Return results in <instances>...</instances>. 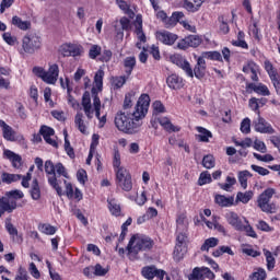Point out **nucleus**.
Instances as JSON below:
<instances>
[{
    "label": "nucleus",
    "mask_w": 280,
    "mask_h": 280,
    "mask_svg": "<svg viewBox=\"0 0 280 280\" xmlns=\"http://www.w3.org/2000/svg\"><path fill=\"white\" fill-rule=\"evenodd\" d=\"M124 112H118L115 117V126L120 132H125L126 135H137L141 126H143V119L145 115H148V108H150V95L142 94L133 110L132 108V95L127 94L125 96Z\"/></svg>",
    "instance_id": "1"
},
{
    "label": "nucleus",
    "mask_w": 280,
    "mask_h": 280,
    "mask_svg": "<svg viewBox=\"0 0 280 280\" xmlns=\"http://www.w3.org/2000/svg\"><path fill=\"white\" fill-rule=\"evenodd\" d=\"M154 248V241L150 236L135 234L131 236L127 250L130 259H137L140 250H152Z\"/></svg>",
    "instance_id": "2"
},
{
    "label": "nucleus",
    "mask_w": 280,
    "mask_h": 280,
    "mask_svg": "<svg viewBox=\"0 0 280 280\" xmlns=\"http://www.w3.org/2000/svg\"><path fill=\"white\" fill-rule=\"evenodd\" d=\"M276 194L275 188H267L258 196L257 203L264 213H277V205L275 202L270 203V199Z\"/></svg>",
    "instance_id": "3"
},
{
    "label": "nucleus",
    "mask_w": 280,
    "mask_h": 280,
    "mask_svg": "<svg viewBox=\"0 0 280 280\" xmlns=\"http://www.w3.org/2000/svg\"><path fill=\"white\" fill-rule=\"evenodd\" d=\"M55 135L56 131L54 130V128L44 125L40 127L39 133L33 135V143H40L44 137V140L46 141V143H48V145H52V148H58V142L51 139V137H54Z\"/></svg>",
    "instance_id": "4"
},
{
    "label": "nucleus",
    "mask_w": 280,
    "mask_h": 280,
    "mask_svg": "<svg viewBox=\"0 0 280 280\" xmlns=\"http://www.w3.org/2000/svg\"><path fill=\"white\" fill-rule=\"evenodd\" d=\"M116 183L122 191H132V175L126 167L116 170Z\"/></svg>",
    "instance_id": "5"
},
{
    "label": "nucleus",
    "mask_w": 280,
    "mask_h": 280,
    "mask_svg": "<svg viewBox=\"0 0 280 280\" xmlns=\"http://www.w3.org/2000/svg\"><path fill=\"white\" fill-rule=\"evenodd\" d=\"M40 37L36 34H26L22 39V49L24 54H36L40 48Z\"/></svg>",
    "instance_id": "6"
},
{
    "label": "nucleus",
    "mask_w": 280,
    "mask_h": 280,
    "mask_svg": "<svg viewBox=\"0 0 280 280\" xmlns=\"http://www.w3.org/2000/svg\"><path fill=\"white\" fill-rule=\"evenodd\" d=\"M44 167H45L46 174L48 175L49 185L54 187L58 196H62V188L58 183V175L56 174V165H54V162H51V160H47L45 162Z\"/></svg>",
    "instance_id": "7"
},
{
    "label": "nucleus",
    "mask_w": 280,
    "mask_h": 280,
    "mask_svg": "<svg viewBox=\"0 0 280 280\" xmlns=\"http://www.w3.org/2000/svg\"><path fill=\"white\" fill-rule=\"evenodd\" d=\"M170 60L173 65H176L183 69L188 78H194V70L191 69V65H189L188 61L183 58V56L173 55L170 57Z\"/></svg>",
    "instance_id": "8"
},
{
    "label": "nucleus",
    "mask_w": 280,
    "mask_h": 280,
    "mask_svg": "<svg viewBox=\"0 0 280 280\" xmlns=\"http://www.w3.org/2000/svg\"><path fill=\"white\" fill-rule=\"evenodd\" d=\"M257 115L258 118L253 121L256 132H261L262 135H275V129L266 122V119L261 117L260 112H257Z\"/></svg>",
    "instance_id": "9"
},
{
    "label": "nucleus",
    "mask_w": 280,
    "mask_h": 280,
    "mask_svg": "<svg viewBox=\"0 0 280 280\" xmlns=\"http://www.w3.org/2000/svg\"><path fill=\"white\" fill-rule=\"evenodd\" d=\"M92 96H93V107L95 110L96 118L101 121V124H106V115L101 117V110H102V101L100 100V96L97 94V89L92 88L91 90Z\"/></svg>",
    "instance_id": "10"
},
{
    "label": "nucleus",
    "mask_w": 280,
    "mask_h": 280,
    "mask_svg": "<svg viewBox=\"0 0 280 280\" xmlns=\"http://www.w3.org/2000/svg\"><path fill=\"white\" fill-rule=\"evenodd\" d=\"M202 43V38L198 35H189L188 37H185L182 39L177 47L178 49H187V47H199V45Z\"/></svg>",
    "instance_id": "11"
},
{
    "label": "nucleus",
    "mask_w": 280,
    "mask_h": 280,
    "mask_svg": "<svg viewBox=\"0 0 280 280\" xmlns=\"http://www.w3.org/2000/svg\"><path fill=\"white\" fill-rule=\"evenodd\" d=\"M155 36L163 45H174L178 40V35L167 31H159L155 33Z\"/></svg>",
    "instance_id": "12"
},
{
    "label": "nucleus",
    "mask_w": 280,
    "mask_h": 280,
    "mask_svg": "<svg viewBox=\"0 0 280 280\" xmlns=\"http://www.w3.org/2000/svg\"><path fill=\"white\" fill-rule=\"evenodd\" d=\"M81 105L88 119H93V105L91 104V93L89 91L83 93Z\"/></svg>",
    "instance_id": "13"
},
{
    "label": "nucleus",
    "mask_w": 280,
    "mask_h": 280,
    "mask_svg": "<svg viewBox=\"0 0 280 280\" xmlns=\"http://www.w3.org/2000/svg\"><path fill=\"white\" fill-rule=\"evenodd\" d=\"M59 73L60 69L58 68V65L54 63L52 66H50L48 71H46V84H56V82H58Z\"/></svg>",
    "instance_id": "14"
},
{
    "label": "nucleus",
    "mask_w": 280,
    "mask_h": 280,
    "mask_svg": "<svg viewBox=\"0 0 280 280\" xmlns=\"http://www.w3.org/2000/svg\"><path fill=\"white\" fill-rule=\"evenodd\" d=\"M207 72V61H205L203 57H199L197 60V65L194 68L192 75H195L198 80H202L205 78V73Z\"/></svg>",
    "instance_id": "15"
},
{
    "label": "nucleus",
    "mask_w": 280,
    "mask_h": 280,
    "mask_svg": "<svg viewBox=\"0 0 280 280\" xmlns=\"http://www.w3.org/2000/svg\"><path fill=\"white\" fill-rule=\"evenodd\" d=\"M135 27L138 40H140V43H147L148 37H145V33H143V19L141 18V15H137L135 21Z\"/></svg>",
    "instance_id": "16"
},
{
    "label": "nucleus",
    "mask_w": 280,
    "mask_h": 280,
    "mask_svg": "<svg viewBox=\"0 0 280 280\" xmlns=\"http://www.w3.org/2000/svg\"><path fill=\"white\" fill-rule=\"evenodd\" d=\"M0 209L5 213H12L16 209V200L8 199L7 197L0 198Z\"/></svg>",
    "instance_id": "17"
},
{
    "label": "nucleus",
    "mask_w": 280,
    "mask_h": 280,
    "mask_svg": "<svg viewBox=\"0 0 280 280\" xmlns=\"http://www.w3.org/2000/svg\"><path fill=\"white\" fill-rule=\"evenodd\" d=\"M166 83L170 89H173V91H178V89H183V86H184L183 78H180L176 74H171L166 79Z\"/></svg>",
    "instance_id": "18"
},
{
    "label": "nucleus",
    "mask_w": 280,
    "mask_h": 280,
    "mask_svg": "<svg viewBox=\"0 0 280 280\" xmlns=\"http://www.w3.org/2000/svg\"><path fill=\"white\" fill-rule=\"evenodd\" d=\"M229 224L231 226H233L236 231H242V220L240 219V215H237V213L235 212H229L226 215H225Z\"/></svg>",
    "instance_id": "19"
},
{
    "label": "nucleus",
    "mask_w": 280,
    "mask_h": 280,
    "mask_svg": "<svg viewBox=\"0 0 280 280\" xmlns=\"http://www.w3.org/2000/svg\"><path fill=\"white\" fill-rule=\"evenodd\" d=\"M203 3L205 0H185L184 9L187 10V12H198Z\"/></svg>",
    "instance_id": "20"
},
{
    "label": "nucleus",
    "mask_w": 280,
    "mask_h": 280,
    "mask_svg": "<svg viewBox=\"0 0 280 280\" xmlns=\"http://www.w3.org/2000/svg\"><path fill=\"white\" fill-rule=\"evenodd\" d=\"M4 156H7L9 159V161H11L13 167H15L16 170H19V167H21V165H23V158H21V155L14 153L11 150H5Z\"/></svg>",
    "instance_id": "21"
},
{
    "label": "nucleus",
    "mask_w": 280,
    "mask_h": 280,
    "mask_svg": "<svg viewBox=\"0 0 280 280\" xmlns=\"http://www.w3.org/2000/svg\"><path fill=\"white\" fill-rule=\"evenodd\" d=\"M214 202L219 205V207H233L235 202V197H225L223 195H215Z\"/></svg>",
    "instance_id": "22"
},
{
    "label": "nucleus",
    "mask_w": 280,
    "mask_h": 280,
    "mask_svg": "<svg viewBox=\"0 0 280 280\" xmlns=\"http://www.w3.org/2000/svg\"><path fill=\"white\" fill-rule=\"evenodd\" d=\"M158 121L161 126H163L164 130H166V132H179L180 128L174 126L172 124V121L170 120V118L167 117H161L158 118Z\"/></svg>",
    "instance_id": "23"
},
{
    "label": "nucleus",
    "mask_w": 280,
    "mask_h": 280,
    "mask_svg": "<svg viewBox=\"0 0 280 280\" xmlns=\"http://www.w3.org/2000/svg\"><path fill=\"white\" fill-rule=\"evenodd\" d=\"M119 23L121 25L120 28L115 25L116 36H118V38H124V31L128 32V30H130V20L128 18H121Z\"/></svg>",
    "instance_id": "24"
},
{
    "label": "nucleus",
    "mask_w": 280,
    "mask_h": 280,
    "mask_svg": "<svg viewBox=\"0 0 280 280\" xmlns=\"http://www.w3.org/2000/svg\"><path fill=\"white\" fill-rule=\"evenodd\" d=\"M12 25L18 27L19 30H22L23 32H27V30H30V27H32V22L23 21L21 18L14 15L12 18Z\"/></svg>",
    "instance_id": "25"
},
{
    "label": "nucleus",
    "mask_w": 280,
    "mask_h": 280,
    "mask_svg": "<svg viewBox=\"0 0 280 280\" xmlns=\"http://www.w3.org/2000/svg\"><path fill=\"white\" fill-rule=\"evenodd\" d=\"M94 84L93 89H96V92H102V89H104V70L98 69L94 75Z\"/></svg>",
    "instance_id": "26"
},
{
    "label": "nucleus",
    "mask_w": 280,
    "mask_h": 280,
    "mask_svg": "<svg viewBox=\"0 0 280 280\" xmlns=\"http://www.w3.org/2000/svg\"><path fill=\"white\" fill-rule=\"evenodd\" d=\"M0 127L2 128L3 138L7 139V141H14V130H12V127L3 120H0Z\"/></svg>",
    "instance_id": "27"
},
{
    "label": "nucleus",
    "mask_w": 280,
    "mask_h": 280,
    "mask_svg": "<svg viewBox=\"0 0 280 280\" xmlns=\"http://www.w3.org/2000/svg\"><path fill=\"white\" fill-rule=\"evenodd\" d=\"M137 65V59L135 57H126L124 60L125 73L128 77L132 75V70Z\"/></svg>",
    "instance_id": "28"
},
{
    "label": "nucleus",
    "mask_w": 280,
    "mask_h": 280,
    "mask_svg": "<svg viewBox=\"0 0 280 280\" xmlns=\"http://www.w3.org/2000/svg\"><path fill=\"white\" fill-rule=\"evenodd\" d=\"M253 196H255V192H253V190H248L245 192L240 191L236 195V201L243 202V205H248V202L253 200Z\"/></svg>",
    "instance_id": "29"
},
{
    "label": "nucleus",
    "mask_w": 280,
    "mask_h": 280,
    "mask_svg": "<svg viewBox=\"0 0 280 280\" xmlns=\"http://www.w3.org/2000/svg\"><path fill=\"white\" fill-rule=\"evenodd\" d=\"M248 89H252L255 93H258V95H270V90H268V86L264 84H255V83H249Z\"/></svg>",
    "instance_id": "30"
},
{
    "label": "nucleus",
    "mask_w": 280,
    "mask_h": 280,
    "mask_svg": "<svg viewBox=\"0 0 280 280\" xmlns=\"http://www.w3.org/2000/svg\"><path fill=\"white\" fill-rule=\"evenodd\" d=\"M2 183H7V185H11V183H18V180L23 179L21 174H10V173H2Z\"/></svg>",
    "instance_id": "31"
},
{
    "label": "nucleus",
    "mask_w": 280,
    "mask_h": 280,
    "mask_svg": "<svg viewBox=\"0 0 280 280\" xmlns=\"http://www.w3.org/2000/svg\"><path fill=\"white\" fill-rule=\"evenodd\" d=\"M197 131L200 133L197 137L202 143H209V139L213 137V133H211V131L207 130L203 127H197Z\"/></svg>",
    "instance_id": "32"
},
{
    "label": "nucleus",
    "mask_w": 280,
    "mask_h": 280,
    "mask_svg": "<svg viewBox=\"0 0 280 280\" xmlns=\"http://www.w3.org/2000/svg\"><path fill=\"white\" fill-rule=\"evenodd\" d=\"M248 178H253V174H250V172H238V183L241 184V187H243V189H246V187H248Z\"/></svg>",
    "instance_id": "33"
},
{
    "label": "nucleus",
    "mask_w": 280,
    "mask_h": 280,
    "mask_svg": "<svg viewBox=\"0 0 280 280\" xmlns=\"http://www.w3.org/2000/svg\"><path fill=\"white\" fill-rule=\"evenodd\" d=\"M237 183V179L235 177L228 176L225 179V184L219 183L220 189H223V191H233V185Z\"/></svg>",
    "instance_id": "34"
},
{
    "label": "nucleus",
    "mask_w": 280,
    "mask_h": 280,
    "mask_svg": "<svg viewBox=\"0 0 280 280\" xmlns=\"http://www.w3.org/2000/svg\"><path fill=\"white\" fill-rule=\"evenodd\" d=\"M202 58L207 60H218L219 62H222V54L220 51H205L201 54Z\"/></svg>",
    "instance_id": "35"
},
{
    "label": "nucleus",
    "mask_w": 280,
    "mask_h": 280,
    "mask_svg": "<svg viewBox=\"0 0 280 280\" xmlns=\"http://www.w3.org/2000/svg\"><path fill=\"white\" fill-rule=\"evenodd\" d=\"M31 196L33 200H40V186L38 185V179H34L32 183Z\"/></svg>",
    "instance_id": "36"
},
{
    "label": "nucleus",
    "mask_w": 280,
    "mask_h": 280,
    "mask_svg": "<svg viewBox=\"0 0 280 280\" xmlns=\"http://www.w3.org/2000/svg\"><path fill=\"white\" fill-rule=\"evenodd\" d=\"M38 229L40 233H44L45 235H55L56 231H58L56 226H52L49 223L39 224Z\"/></svg>",
    "instance_id": "37"
},
{
    "label": "nucleus",
    "mask_w": 280,
    "mask_h": 280,
    "mask_svg": "<svg viewBox=\"0 0 280 280\" xmlns=\"http://www.w3.org/2000/svg\"><path fill=\"white\" fill-rule=\"evenodd\" d=\"M82 113H78L74 118V124L80 132H82V135H86V126L84 125V120L82 119Z\"/></svg>",
    "instance_id": "38"
},
{
    "label": "nucleus",
    "mask_w": 280,
    "mask_h": 280,
    "mask_svg": "<svg viewBox=\"0 0 280 280\" xmlns=\"http://www.w3.org/2000/svg\"><path fill=\"white\" fill-rule=\"evenodd\" d=\"M219 240L215 237H210L205 241V243L201 245L200 250H207L209 252V248H215L218 246Z\"/></svg>",
    "instance_id": "39"
},
{
    "label": "nucleus",
    "mask_w": 280,
    "mask_h": 280,
    "mask_svg": "<svg viewBox=\"0 0 280 280\" xmlns=\"http://www.w3.org/2000/svg\"><path fill=\"white\" fill-rule=\"evenodd\" d=\"M2 38L7 45H10L11 47H14V45L19 44V39L16 36H13L12 33L7 32L2 34Z\"/></svg>",
    "instance_id": "40"
},
{
    "label": "nucleus",
    "mask_w": 280,
    "mask_h": 280,
    "mask_svg": "<svg viewBox=\"0 0 280 280\" xmlns=\"http://www.w3.org/2000/svg\"><path fill=\"white\" fill-rule=\"evenodd\" d=\"M202 165L203 167H206V170H211L215 167V159L213 158V155H205L202 159Z\"/></svg>",
    "instance_id": "41"
},
{
    "label": "nucleus",
    "mask_w": 280,
    "mask_h": 280,
    "mask_svg": "<svg viewBox=\"0 0 280 280\" xmlns=\"http://www.w3.org/2000/svg\"><path fill=\"white\" fill-rule=\"evenodd\" d=\"M141 272H142V277H144V279L152 280L156 272V267H143Z\"/></svg>",
    "instance_id": "42"
},
{
    "label": "nucleus",
    "mask_w": 280,
    "mask_h": 280,
    "mask_svg": "<svg viewBox=\"0 0 280 280\" xmlns=\"http://www.w3.org/2000/svg\"><path fill=\"white\" fill-rule=\"evenodd\" d=\"M211 174L209 173V171H206V172H202L199 176V179H198V185L200 187H202V185H207L209 183H211Z\"/></svg>",
    "instance_id": "43"
},
{
    "label": "nucleus",
    "mask_w": 280,
    "mask_h": 280,
    "mask_svg": "<svg viewBox=\"0 0 280 280\" xmlns=\"http://www.w3.org/2000/svg\"><path fill=\"white\" fill-rule=\"evenodd\" d=\"M265 257L267 261V270H275V256L270 250H265Z\"/></svg>",
    "instance_id": "44"
},
{
    "label": "nucleus",
    "mask_w": 280,
    "mask_h": 280,
    "mask_svg": "<svg viewBox=\"0 0 280 280\" xmlns=\"http://www.w3.org/2000/svg\"><path fill=\"white\" fill-rule=\"evenodd\" d=\"M55 174L58 176H63V178H69V174L67 173V168L65 167V165H62V163H57L55 165Z\"/></svg>",
    "instance_id": "45"
},
{
    "label": "nucleus",
    "mask_w": 280,
    "mask_h": 280,
    "mask_svg": "<svg viewBox=\"0 0 280 280\" xmlns=\"http://www.w3.org/2000/svg\"><path fill=\"white\" fill-rule=\"evenodd\" d=\"M128 78L126 77H114L112 79V84L114 86V89H121V86H124V84H126Z\"/></svg>",
    "instance_id": "46"
},
{
    "label": "nucleus",
    "mask_w": 280,
    "mask_h": 280,
    "mask_svg": "<svg viewBox=\"0 0 280 280\" xmlns=\"http://www.w3.org/2000/svg\"><path fill=\"white\" fill-rule=\"evenodd\" d=\"M113 165L116 170L124 167L121 166V154L119 153V149H114Z\"/></svg>",
    "instance_id": "47"
},
{
    "label": "nucleus",
    "mask_w": 280,
    "mask_h": 280,
    "mask_svg": "<svg viewBox=\"0 0 280 280\" xmlns=\"http://www.w3.org/2000/svg\"><path fill=\"white\" fill-rule=\"evenodd\" d=\"M109 210L113 213V215H120L121 213V207L115 202V199H112L108 201Z\"/></svg>",
    "instance_id": "48"
},
{
    "label": "nucleus",
    "mask_w": 280,
    "mask_h": 280,
    "mask_svg": "<svg viewBox=\"0 0 280 280\" xmlns=\"http://www.w3.org/2000/svg\"><path fill=\"white\" fill-rule=\"evenodd\" d=\"M33 172H34V166H31L27 174L25 176H22V187H25V189H28L30 187V180H32Z\"/></svg>",
    "instance_id": "49"
},
{
    "label": "nucleus",
    "mask_w": 280,
    "mask_h": 280,
    "mask_svg": "<svg viewBox=\"0 0 280 280\" xmlns=\"http://www.w3.org/2000/svg\"><path fill=\"white\" fill-rule=\"evenodd\" d=\"M176 240H177V244L175 246L174 255H176V253H180V246L185 244V240H187V236L183 233H179Z\"/></svg>",
    "instance_id": "50"
},
{
    "label": "nucleus",
    "mask_w": 280,
    "mask_h": 280,
    "mask_svg": "<svg viewBox=\"0 0 280 280\" xmlns=\"http://www.w3.org/2000/svg\"><path fill=\"white\" fill-rule=\"evenodd\" d=\"M250 280H266V270L258 269L249 276Z\"/></svg>",
    "instance_id": "51"
},
{
    "label": "nucleus",
    "mask_w": 280,
    "mask_h": 280,
    "mask_svg": "<svg viewBox=\"0 0 280 280\" xmlns=\"http://www.w3.org/2000/svg\"><path fill=\"white\" fill-rule=\"evenodd\" d=\"M101 54H102V47L97 45H93L90 48L89 56L92 60H95V58H97V56H100Z\"/></svg>",
    "instance_id": "52"
},
{
    "label": "nucleus",
    "mask_w": 280,
    "mask_h": 280,
    "mask_svg": "<svg viewBox=\"0 0 280 280\" xmlns=\"http://www.w3.org/2000/svg\"><path fill=\"white\" fill-rule=\"evenodd\" d=\"M241 132H243L244 135L250 133V119L249 118H245L241 122Z\"/></svg>",
    "instance_id": "53"
},
{
    "label": "nucleus",
    "mask_w": 280,
    "mask_h": 280,
    "mask_svg": "<svg viewBox=\"0 0 280 280\" xmlns=\"http://www.w3.org/2000/svg\"><path fill=\"white\" fill-rule=\"evenodd\" d=\"M33 73L37 78H40L43 80V82H45V78H46V74H47V71H45V68H43V67H34L33 68Z\"/></svg>",
    "instance_id": "54"
},
{
    "label": "nucleus",
    "mask_w": 280,
    "mask_h": 280,
    "mask_svg": "<svg viewBox=\"0 0 280 280\" xmlns=\"http://www.w3.org/2000/svg\"><path fill=\"white\" fill-rule=\"evenodd\" d=\"M59 52L63 58H69L71 56V44H63L59 48Z\"/></svg>",
    "instance_id": "55"
},
{
    "label": "nucleus",
    "mask_w": 280,
    "mask_h": 280,
    "mask_svg": "<svg viewBox=\"0 0 280 280\" xmlns=\"http://www.w3.org/2000/svg\"><path fill=\"white\" fill-rule=\"evenodd\" d=\"M234 144L236 147H240V148H243V149H246V148H250V145H253V139L250 138H245L243 141H237V140H234Z\"/></svg>",
    "instance_id": "56"
},
{
    "label": "nucleus",
    "mask_w": 280,
    "mask_h": 280,
    "mask_svg": "<svg viewBox=\"0 0 280 280\" xmlns=\"http://www.w3.org/2000/svg\"><path fill=\"white\" fill-rule=\"evenodd\" d=\"M250 167L253 172H256L257 174H259V176H268V174H270V171H268V168H264L255 164H253Z\"/></svg>",
    "instance_id": "57"
},
{
    "label": "nucleus",
    "mask_w": 280,
    "mask_h": 280,
    "mask_svg": "<svg viewBox=\"0 0 280 280\" xmlns=\"http://www.w3.org/2000/svg\"><path fill=\"white\" fill-rule=\"evenodd\" d=\"M241 231H245L246 235L248 237H254L257 238V233L255 232V230L253 229V226H250V224L247 225H242V230Z\"/></svg>",
    "instance_id": "58"
},
{
    "label": "nucleus",
    "mask_w": 280,
    "mask_h": 280,
    "mask_svg": "<svg viewBox=\"0 0 280 280\" xmlns=\"http://www.w3.org/2000/svg\"><path fill=\"white\" fill-rule=\"evenodd\" d=\"M254 148L255 150H257L258 152H261V154H266V152L268 151L266 149V143H264V141L261 140H255L254 142Z\"/></svg>",
    "instance_id": "59"
},
{
    "label": "nucleus",
    "mask_w": 280,
    "mask_h": 280,
    "mask_svg": "<svg viewBox=\"0 0 280 280\" xmlns=\"http://www.w3.org/2000/svg\"><path fill=\"white\" fill-rule=\"evenodd\" d=\"M107 273H108V270L105 269L104 267H102V265H100V264L95 265V267H94V275L96 277H104Z\"/></svg>",
    "instance_id": "60"
},
{
    "label": "nucleus",
    "mask_w": 280,
    "mask_h": 280,
    "mask_svg": "<svg viewBox=\"0 0 280 280\" xmlns=\"http://www.w3.org/2000/svg\"><path fill=\"white\" fill-rule=\"evenodd\" d=\"M189 280H200L202 279V271H200L199 267H196L192 272L188 276Z\"/></svg>",
    "instance_id": "61"
},
{
    "label": "nucleus",
    "mask_w": 280,
    "mask_h": 280,
    "mask_svg": "<svg viewBox=\"0 0 280 280\" xmlns=\"http://www.w3.org/2000/svg\"><path fill=\"white\" fill-rule=\"evenodd\" d=\"M270 78V80H271V82H272V84H273V86H275V89H276V92L278 93V94H280V81H279V74H271V77H269Z\"/></svg>",
    "instance_id": "62"
},
{
    "label": "nucleus",
    "mask_w": 280,
    "mask_h": 280,
    "mask_svg": "<svg viewBox=\"0 0 280 280\" xmlns=\"http://www.w3.org/2000/svg\"><path fill=\"white\" fill-rule=\"evenodd\" d=\"M27 270L23 267L19 268L18 275L15 277V280H27Z\"/></svg>",
    "instance_id": "63"
},
{
    "label": "nucleus",
    "mask_w": 280,
    "mask_h": 280,
    "mask_svg": "<svg viewBox=\"0 0 280 280\" xmlns=\"http://www.w3.org/2000/svg\"><path fill=\"white\" fill-rule=\"evenodd\" d=\"M152 106L154 113H165V105L161 101H155Z\"/></svg>",
    "instance_id": "64"
}]
</instances>
